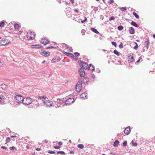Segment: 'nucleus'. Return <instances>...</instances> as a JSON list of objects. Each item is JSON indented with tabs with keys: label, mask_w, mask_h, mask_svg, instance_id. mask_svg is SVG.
<instances>
[{
	"label": "nucleus",
	"mask_w": 155,
	"mask_h": 155,
	"mask_svg": "<svg viewBox=\"0 0 155 155\" xmlns=\"http://www.w3.org/2000/svg\"><path fill=\"white\" fill-rule=\"evenodd\" d=\"M88 69L91 71H94L95 68L91 64L89 65V66H88Z\"/></svg>",
	"instance_id": "412c9836"
},
{
	"label": "nucleus",
	"mask_w": 155,
	"mask_h": 155,
	"mask_svg": "<svg viewBox=\"0 0 155 155\" xmlns=\"http://www.w3.org/2000/svg\"><path fill=\"white\" fill-rule=\"evenodd\" d=\"M81 22L82 23L85 22L86 21V19L85 20H82L81 19Z\"/></svg>",
	"instance_id": "680f3d73"
},
{
	"label": "nucleus",
	"mask_w": 155,
	"mask_h": 155,
	"mask_svg": "<svg viewBox=\"0 0 155 155\" xmlns=\"http://www.w3.org/2000/svg\"><path fill=\"white\" fill-rule=\"evenodd\" d=\"M85 30H82L81 31V33H82V35H85Z\"/></svg>",
	"instance_id": "8fccbe9b"
},
{
	"label": "nucleus",
	"mask_w": 155,
	"mask_h": 155,
	"mask_svg": "<svg viewBox=\"0 0 155 155\" xmlns=\"http://www.w3.org/2000/svg\"><path fill=\"white\" fill-rule=\"evenodd\" d=\"M123 134V133H120V134H118L117 135V136L118 137H121V136H122Z\"/></svg>",
	"instance_id": "6e6d98bb"
},
{
	"label": "nucleus",
	"mask_w": 155,
	"mask_h": 155,
	"mask_svg": "<svg viewBox=\"0 0 155 155\" xmlns=\"http://www.w3.org/2000/svg\"><path fill=\"white\" fill-rule=\"evenodd\" d=\"M10 140H11V139L9 137H7L5 140L6 142H5V144H6L7 143L9 142L10 141Z\"/></svg>",
	"instance_id": "473e14b6"
},
{
	"label": "nucleus",
	"mask_w": 155,
	"mask_h": 155,
	"mask_svg": "<svg viewBox=\"0 0 155 155\" xmlns=\"http://www.w3.org/2000/svg\"><path fill=\"white\" fill-rule=\"evenodd\" d=\"M112 44L115 47H116L117 46V43L116 42L114 41H112L111 42Z\"/></svg>",
	"instance_id": "de8ad7c7"
},
{
	"label": "nucleus",
	"mask_w": 155,
	"mask_h": 155,
	"mask_svg": "<svg viewBox=\"0 0 155 155\" xmlns=\"http://www.w3.org/2000/svg\"><path fill=\"white\" fill-rule=\"evenodd\" d=\"M57 154H61L62 155H64L65 154H66L65 153V152L64 151H59L57 152Z\"/></svg>",
	"instance_id": "cd10ccee"
},
{
	"label": "nucleus",
	"mask_w": 155,
	"mask_h": 155,
	"mask_svg": "<svg viewBox=\"0 0 155 155\" xmlns=\"http://www.w3.org/2000/svg\"><path fill=\"white\" fill-rule=\"evenodd\" d=\"M133 141H133V140L132 141V146H136L137 145V143H134L133 142Z\"/></svg>",
	"instance_id": "09e8293b"
},
{
	"label": "nucleus",
	"mask_w": 155,
	"mask_h": 155,
	"mask_svg": "<svg viewBox=\"0 0 155 155\" xmlns=\"http://www.w3.org/2000/svg\"><path fill=\"white\" fill-rule=\"evenodd\" d=\"M46 98V96H38V100L39 99H45Z\"/></svg>",
	"instance_id": "bb28decb"
},
{
	"label": "nucleus",
	"mask_w": 155,
	"mask_h": 155,
	"mask_svg": "<svg viewBox=\"0 0 155 155\" xmlns=\"http://www.w3.org/2000/svg\"><path fill=\"white\" fill-rule=\"evenodd\" d=\"M114 53L118 56H119L120 54V53L118 52L116 50H114Z\"/></svg>",
	"instance_id": "c756f323"
},
{
	"label": "nucleus",
	"mask_w": 155,
	"mask_h": 155,
	"mask_svg": "<svg viewBox=\"0 0 155 155\" xmlns=\"http://www.w3.org/2000/svg\"><path fill=\"white\" fill-rule=\"evenodd\" d=\"M1 148L3 149H4L5 150H6L7 149V148L5 146H2L1 147Z\"/></svg>",
	"instance_id": "bf43d9fd"
},
{
	"label": "nucleus",
	"mask_w": 155,
	"mask_h": 155,
	"mask_svg": "<svg viewBox=\"0 0 155 155\" xmlns=\"http://www.w3.org/2000/svg\"><path fill=\"white\" fill-rule=\"evenodd\" d=\"M82 84V82L81 81H78V83L76 85H78V86H81V84Z\"/></svg>",
	"instance_id": "58836bf2"
},
{
	"label": "nucleus",
	"mask_w": 155,
	"mask_h": 155,
	"mask_svg": "<svg viewBox=\"0 0 155 155\" xmlns=\"http://www.w3.org/2000/svg\"><path fill=\"white\" fill-rule=\"evenodd\" d=\"M74 11L75 13H78L79 12V10L77 9H74Z\"/></svg>",
	"instance_id": "4d7b16f0"
},
{
	"label": "nucleus",
	"mask_w": 155,
	"mask_h": 155,
	"mask_svg": "<svg viewBox=\"0 0 155 155\" xmlns=\"http://www.w3.org/2000/svg\"><path fill=\"white\" fill-rule=\"evenodd\" d=\"M16 96L14 97V100L15 102L19 104L22 103V99L24 98L23 97L20 95H16Z\"/></svg>",
	"instance_id": "20e7f679"
},
{
	"label": "nucleus",
	"mask_w": 155,
	"mask_h": 155,
	"mask_svg": "<svg viewBox=\"0 0 155 155\" xmlns=\"http://www.w3.org/2000/svg\"><path fill=\"white\" fill-rule=\"evenodd\" d=\"M57 61V59L56 58H53L51 61V62L52 63H54Z\"/></svg>",
	"instance_id": "ea45409f"
},
{
	"label": "nucleus",
	"mask_w": 155,
	"mask_h": 155,
	"mask_svg": "<svg viewBox=\"0 0 155 155\" xmlns=\"http://www.w3.org/2000/svg\"><path fill=\"white\" fill-rule=\"evenodd\" d=\"M5 25V23L3 21H2L0 22V27L1 28L3 27Z\"/></svg>",
	"instance_id": "2f4dec72"
},
{
	"label": "nucleus",
	"mask_w": 155,
	"mask_h": 155,
	"mask_svg": "<svg viewBox=\"0 0 155 155\" xmlns=\"http://www.w3.org/2000/svg\"><path fill=\"white\" fill-rule=\"evenodd\" d=\"M96 71L98 73H99L100 72V71L99 69H96Z\"/></svg>",
	"instance_id": "052dcab7"
},
{
	"label": "nucleus",
	"mask_w": 155,
	"mask_h": 155,
	"mask_svg": "<svg viewBox=\"0 0 155 155\" xmlns=\"http://www.w3.org/2000/svg\"><path fill=\"white\" fill-rule=\"evenodd\" d=\"M130 132V127L129 126L127 127L124 131L125 134L127 135H128Z\"/></svg>",
	"instance_id": "ddd939ff"
},
{
	"label": "nucleus",
	"mask_w": 155,
	"mask_h": 155,
	"mask_svg": "<svg viewBox=\"0 0 155 155\" xmlns=\"http://www.w3.org/2000/svg\"><path fill=\"white\" fill-rule=\"evenodd\" d=\"M0 87L3 90H6L8 88V85L4 84H2L0 85Z\"/></svg>",
	"instance_id": "2eb2a0df"
},
{
	"label": "nucleus",
	"mask_w": 155,
	"mask_h": 155,
	"mask_svg": "<svg viewBox=\"0 0 155 155\" xmlns=\"http://www.w3.org/2000/svg\"><path fill=\"white\" fill-rule=\"evenodd\" d=\"M123 146L124 147H125L127 145V141L125 140L123 142Z\"/></svg>",
	"instance_id": "49530a36"
},
{
	"label": "nucleus",
	"mask_w": 155,
	"mask_h": 155,
	"mask_svg": "<svg viewBox=\"0 0 155 155\" xmlns=\"http://www.w3.org/2000/svg\"><path fill=\"white\" fill-rule=\"evenodd\" d=\"M70 153H71V154H74V151H70Z\"/></svg>",
	"instance_id": "e2e57ef3"
},
{
	"label": "nucleus",
	"mask_w": 155,
	"mask_h": 155,
	"mask_svg": "<svg viewBox=\"0 0 155 155\" xmlns=\"http://www.w3.org/2000/svg\"><path fill=\"white\" fill-rule=\"evenodd\" d=\"M10 137L11 138H15L16 137V136H11Z\"/></svg>",
	"instance_id": "774afa93"
},
{
	"label": "nucleus",
	"mask_w": 155,
	"mask_h": 155,
	"mask_svg": "<svg viewBox=\"0 0 155 155\" xmlns=\"http://www.w3.org/2000/svg\"><path fill=\"white\" fill-rule=\"evenodd\" d=\"M34 101H33V103H34V104H35L36 105H38V101L37 100L35 101L34 103Z\"/></svg>",
	"instance_id": "603ef678"
},
{
	"label": "nucleus",
	"mask_w": 155,
	"mask_h": 155,
	"mask_svg": "<svg viewBox=\"0 0 155 155\" xmlns=\"http://www.w3.org/2000/svg\"><path fill=\"white\" fill-rule=\"evenodd\" d=\"M7 102L5 97L2 95H0V104H4Z\"/></svg>",
	"instance_id": "423d86ee"
},
{
	"label": "nucleus",
	"mask_w": 155,
	"mask_h": 155,
	"mask_svg": "<svg viewBox=\"0 0 155 155\" xmlns=\"http://www.w3.org/2000/svg\"><path fill=\"white\" fill-rule=\"evenodd\" d=\"M91 30L92 31L97 34H99V32L98 31L97 29L94 28H91Z\"/></svg>",
	"instance_id": "b1692460"
},
{
	"label": "nucleus",
	"mask_w": 155,
	"mask_h": 155,
	"mask_svg": "<svg viewBox=\"0 0 155 155\" xmlns=\"http://www.w3.org/2000/svg\"><path fill=\"white\" fill-rule=\"evenodd\" d=\"M79 73L80 76L81 77H84L85 75V71L82 68L79 69Z\"/></svg>",
	"instance_id": "f8f14e48"
},
{
	"label": "nucleus",
	"mask_w": 155,
	"mask_h": 155,
	"mask_svg": "<svg viewBox=\"0 0 155 155\" xmlns=\"http://www.w3.org/2000/svg\"><path fill=\"white\" fill-rule=\"evenodd\" d=\"M120 10L122 11H125L127 10V8L125 7H120L119 8Z\"/></svg>",
	"instance_id": "7c9ffc66"
},
{
	"label": "nucleus",
	"mask_w": 155,
	"mask_h": 155,
	"mask_svg": "<svg viewBox=\"0 0 155 155\" xmlns=\"http://www.w3.org/2000/svg\"><path fill=\"white\" fill-rule=\"evenodd\" d=\"M54 147L55 149H59L60 148V146H54Z\"/></svg>",
	"instance_id": "3c124183"
},
{
	"label": "nucleus",
	"mask_w": 155,
	"mask_h": 155,
	"mask_svg": "<svg viewBox=\"0 0 155 155\" xmlns=\"http://www.w3.org/2000/svg\"><path fill=\"white\" fill-rule=\"evenodd\" d=\"M67 48L70 51V52L73 51V49H72V47H70L68 45H67Z\"/></svg>",
	"instance_id": "72a5a7b5"
},
{
	"label": "nucleus",
	"mask_w": 155,
	"mask_h": 155,
	"mask_svg": "<svg viewBox=\"0 0 155 155\" xmlns=\"http://www.w3.org/2000/svg\"><path fill=\"white\" fill-rule=\"evenodd\" d=\"M27 37L30 40H32L34 39L35 37V33L32 31H30V32L28 33Z\"/></svg>",
	"instance_id": "39448f33"
},
{
	"label": "nucleus",
	"mask_w": 155,
	"mask_h": 155,
	"mask_svg": "<svg viewBox=\"0 0 155 155\" xmlns=\"http://www.w3.org/2000/svg\"><path fill=\"white\" fill-rule=\"evenodd\" d=\"M87 94L85 92L82 93L80 95V98L83 99H85V98L87 99Z\"/></svg>",
	"instance_id": "a211bd4d"
},
{
	"label": "nucleus",
	"mask_w": 155,
	"mask_h": 155,
	"mask_svg": "<svg viewBox=\"0 0 155 155\" xmlns=\"http://www.w3.org/2000/svg\"><path fill=\"white\" fill-rule=\"evenodd\" d=\"M31 47L32 48H41V46L40 45H31Z\"/></svg>",
	"instance_id": "dca6fc26"
},
{
	"label": "nucleus",
	"mask_w": 155,
	"mask_h": 155,
	"mask_svg": "<svg viewBox=\"0 0 155 155\" xmlns=\"http://www.w3.org/2000/svg\"><path fill=\"white\" fill-rule=\"evenodd\" d=\"M134 57L133 56H129V60H128V62L129 63H131L134 62Z\"/></svg>",
	"instance_id": "5701e85b"
},
{
	"label": "nucleus",
	"mask_w": 155,
	"mask_h": 155,
	"mask_svg": "<svg viewBox=\"0 0 155 155\" xmlns=\"http://www.w3.org/2000/svg\"><path fill=\"white\" fill-rule=\"evenodd\" d=\"M56 48V47H53V46H50V47H46V49H51V48Z\"/></svg>",
	"instance_id": "c03bdc74"
},
{
	"label": "nucleus",
	"mask_w": 155,
	"mask_h": 155,
	"mask_svg": "<svg viewBox=\"0 0 155 155\" xmlns=\"http://www.w3.org/2000/svg\"><path fill=\"white\" fill-rule=\"evenodd\" d=\"M54 102L55 104V107H61V106H63V101L61 100L60 99H56Z\"/></svg>",
	"instance_id": "7ed1b4c3"
},
{
	"label": "nucleus",
	"mask_w": 155,
	"mask_h": 155,
	"mask_svg": "<svg viewBox=\"0 0 155 155\" xmlns=\"http://www.w3.org/2000/svg\"><path fill=\"white\" fill-rule=\"evenodd\" d=\"M70 1L72 4H74V0H70Z\"/></svg>",
	"instance_id": "338daca9"
},
{
	"label": "nucleus",
	"mask_w": 155,
	"mask_h": 155,
	"mask_svg": "<svg viewBox=\"0 0 155 155\" xmlns=\"http://www.w3.org/2000/svg\"><path fill=\"white\" fill-rule=\"evenodd\" d=\"M135 44L136 45L134 47V48L135 50H137L138 48V45L137 43L136 42H135Z\"/></svg>",
	"instance_id": "a19ab883"
},
{
	"label": "nucleus",
	"mask_w": 155,
	"mask_h": 155,
	"mask_svg": "<svg viewBox=\"0 0 155 155\" xmlns=\"http://www.w3.org/2000/svg\"><path fill=\"white\" fill-rule=\"evenodd\" d=\"M130 24L131 25L135 27H139V25L136 22H134L133 21H132Z\"/></svg>",
	"instance_id": "a878e982"
},
{
	"label": "nucleus",
	"mask_w": 155,
	"mask_h": 155,
	"mask_svg": "<svg viewBox=\"0 0 155 155\" xmlns=\"http://www.w3.org/2000/svg\"><path fill=\"white\" fill-rule=\"evenodd\" d=\"M82 88V86H78V85H76V91L77 92H79L80 91L81 89Z\"/></svg>",
	"instance_id": "aec40b11"
},
{
	"label": "nucleus",
	"mask_w": 155,
	"mask_h": 155,
	"mask_svg": "<svg viewBox=\"0 0 155 155\" xmlns=\"http://www.w3.org/2000/svg\"><path fill=\"white\" fill-rule=\"evenodd\" d=\"M119 143V142L117 140H116L114 142L113 146L114 147H117L118 146Z\"/></svg>",
	"instance_id": "393cba45"
},
{
	"label": "nucleus",
	"mask_w": 155,
	"mask_h": 155,
	"mask_svg": "<svg viewBox=\"0 0 155 155\" xmlns=\"http://www.w3.org/2000/svg\"><path fill=\"white\" fill-rule=\"evenodd\" d=\"M115 19V17L114 16H112V17H111L109 19V20L110 21H111L112 20H114Z\"/></svg>",
	"instance_id": "37998d69"
},
{
	"label": "nucleus",
	"mask_w": 155,
	"mask_h": 155,
	"mask_svg": "<svg viewBox=\"0 0 155 155\" xmlns=\"http://www.w3.org/2000/svg\"><path fill=\"white\" fill-rule=\"evenodd\" d=\"M9 149L11 150H13L15 151H16L17 150V149H16V148L14 147V146H12V147H11L9 148Z\"/></svg>",
	"instance_id": "4c0bfd02"
},
{
	"label": "nucleus",
	"mask_w": 155,
	"mask_h": 155,
	"mask_svg": "<svg viewBox=\"0 0 155 155\" xmlns=\"http://www.w3.org/2000/svg\"><path fill=\"white\" fill-rule=\"evenodd\" d=\"M78 62L80 66L83 69L87 70L88 68V64L85 62L81 60H79Z\"/></svg>",
	"instance_id": "f257e3e1"
},
{
	"label": "nucleus",
	"mask_w": 155,
	"mask_h": 155,
	"mask_svg": "<svg viewBox=\"0 0 155 155\" xmlns=\"http://www.w3.org/2000/svg\"><path fill=\"white\" fill-rule=\"evenodd\" d=\"M74 101L73 98H70L67 99L65 102V104L66 105H69Z\"/></svg>",
	"instance_id": "9d476101"
},
{
	"label": "nucleus",
	"mask_w": 155,
	"mask_h": 155,
	"mask_svg": "<svg viewBox=\"0 0 155 155\" xmlns=\"http://www.w3.org/2000/svg\"><path fill=\"white\" fill-rule=\"evenodd\" d=\"M78 147L80 149H83L84 147V145L82 144H79L78 145Z\"/></svg>",
	"instance_id": "f704fd0d"
},
{
	"label": "nucleus",
	"mask_w": 155,
	"mask_h": 155,
	"mask_svg": "<svg viewBox=\"0 0 155 155\" xmlns=\"http://www.w3.org/2000/svg\"><path fill=\"white\" fill-rule=\"evenodd\" d=\"M49 41L47 39L42 38L41 39V43L44 44L45 45H47L49 43Z\"/></svg>",
	"instance_id": "4468645a"
},
{
	"label": "nucleus",
	"mask_w": 155,
	"mask_h": 155,
	"mask_svg": "<svg viewBox=\"0 0 155 155\" xmlns=\"http://www.w3.org/2000/svg\"><path fill=\"white\" fill-rule=\"evenodd\" d=\"M133 14L136 18L137 19H138L139 18V16L136 12H134L133 13Z\"/></svg>",
	"instance_id": "e433bc0d"
},
{
	"label": "nucleus",
	"mask_w": 155,
	"mask_h": 155,
	"mask_svg": "<svg viewBox=\"0 0 155 155\" xmlns=\"http://www.w3.org/2000/svg\"><path fill=\"white\" fill-rule=\"evenodd\" d=\"M145 46L147 49H148L149 46L150 45L149 40L148 39L147 41H145Z\"/></svg>",
	"instance_id": "6ab92c4d"
},
{
	"label": "nucleus",
	"mask_w": 155,
	"mask_h": 155,
	"mask_svg": "<svg viewBox=\"0 0 155 155\" xmlns=\"http://www.w3.org/2000/svg\"><path fill=\"white\" fill-rule=\"evenodd\" d=\"M91 76H92V77L93 78H95V76L93 74H92L91 75Z\"/></svg>",
	"instance_id": "69168bd1"
},
{
	"label": "nucleus",
	"mask_w": 155,
	"mask_h": 155,
	"mask_svg": "<svg viewBox=\"0 0 155 155\" xmlns=\"http://www.w3.org/2000/svg\"><path fill=\"white\" fill-rule=\"evenodd\" d=\"M129 31L130 33L131 34H133L135 32L134 29L132 27H130L129 28Z\"/></svg>",
	"instance_id": "f3484780"
},
{
	"label": "nucleus",
	"mask_w": 155,
	"mask_h": 155,
	"mask_svg": "<svg viewBox=\"0 0 155 155\" xmlns=\"http://www.w3.org/2000/svg\"><path fill=\"white\" fill-rule=\"evenodd\" d=\"M51 101L48 100L44 102V104L46 107H50L52 106V103Z\"/></svg>",
	"instance_id": "1a4fd4ad"
},
{
	"label": "nucleus",
	"mask_w": 155,
	"mask_h": 155,
	"mask_svg": "<svg viewBox=\"0 0 155 155\" xmlns=\"http://www.w3.org/2000/svg\"><path fill=\"white\" fill-rule=\"evenodd\" d=\"M41 54L45 57H47L49 56L50 52L49 51L47 52L45 51H43L42 50L41 51Z\"/></svg>",
	"instance_id": "9b49d317"
},
{
	"label": "nucleus",
	"mask_w": 155,
	"mask_h": 155,
	"mask_svg": "<svg viewBox=\"0 0 155 155\" xmlns=\"http://www.w3.org/2000/svg\"><path fill=\"white\" fill-rule=\"evenodd\" d=\"M63 53L64 54L67 55V56L71 57L73 60H74V61H76L77 60V58H75V56L72 54L65 51L63 52Z\"/></svg>",
	"instance_id": "6e6552de"
},
{
	"label": "nucleus",
	"mask_w": 155,
	"mask_h": 155,
	"mask_svg": "<svg viewBox=\"0 0 155 155\" xmlns=\"http://www.w3.org/2000/svg\"><path fill=\"white\" fill-rule=\"evenodd\" d=\"M74 54L75 56L77 57H78L80 55V53L78 52H74Z\"/></svg>",
	"instance_id": "79ce46f5"
},
{
	"label": "nucleus",
	"mask_w": 155,
	"mask_h": 155,
	"mask_svg": "<svg viewBox=\"0 0 155 155\" xmlns=\"http://www.w3.org/2000/svg\"><path fill=\"white\" fill-rule=\"evenodd\" d=\"M119 47L121 49L123 48V45L122 43H121L119 45Z\"/></svg>",
	"instance_id": "a18cd8bd"
},
{
	"label": "nucleus",
	"mask_w": 155,
	"mask_h": 155,
	"mask_svg": "<svg viewBox=\"0 0 155 155\" xmlns=\"http://www.w3.org/2000/svg\"><path fill=\"white\" fill-rule=\"evenodd\" d=\"M58 144L60 145V146H61V145H62L63 144V143L61 142V141H59L58 143Z\"/></svg>",
	"instance_id": "13d9d810"
},
{
	"label": "nucleus",
	"mask_w": 155,
	"mask_h": 155,
	"mask_svg": "<svg viewBox=\"0 0 155 155\" xmlns=\"http://www.w3.org/2000/svg\"><path fill=\"white\" fill-rule=\"evenodd\" d=\"M48 153L50 154H54L55 153V152L54 151H49L48 152Z\"/></svg>",
	"instance_id": "864d4df0"
},
{
	"label": "nucleus",
	"mask_w": 155,
	"mask_h": 155,
	"mask_svg": "<svg viewBox=\"0 0 155 155\" xmlns=\"http://www.w3.org/2000/svg\"><path fill=\"white\" fill-rule=\"evenodd\" d=\"M114 1L113 0H110L109 1L108 3L110 4H112L114 3Z\"/></svg>",
	"instance_id": "5fc2aeb1"
},
{
	"label": "nucleus",
	"mask_w": 155,
	"mask_h": 155,
	"mask_svg": "<svg viewBox=\"0 0 155 155\" xmlns=\"http://www.w3.org/2000/svg\"><path fill=\"white\" fill-rule=\"evenodd\" d=\"M10 43L9 40L8 39H2L0 41V45H5Z\"/></svg>",
	"instance_id": "0eeeda50"
},
{
	"label": "nucleus",
	"mask_w": 155,
	"mask_h": 155,
	"mask_svg": "<svg viewBox=\"0 0 155 155\" xmlns=\"http://www.w3.org/2000/svg\"><path fill=\"white\" fill-rule=\"evenodd\" d=\"M22 100L23 104L25 105H29L33 102L31 98L29 97L24 98Z\"/></svg>",
	"instance_id": "f03ea898"
},
{
	"label": "nucleus",
	"mask_w": 155,
	"mask_h": 155,
	"mask_svg": "<svg viewBox=\"0 0 155 155\" xmlns=\"http://www.w3.org/2000/svg\"><path fill=\"white\" fill-rule=\"evenodd\" d=\"M123 28V27L122 25H119L117 27L118 30L120 31L122 30Z\"/></svg>",
	"instance_id": "c9c22d12"
},
{
	"label": "nucleus",
	"mask_w": 155,
	"mask_h": 155,
	"mask_svg": "<svg viewBox=\"0 0 155 155\" xmlns=\"http://www.w3.org/2000/svg\"><path fill=\"white\" fill-rule=\"evenodd\" d=\"M89 81V78L87 77H85L83 79V81L85 84H87Z\"/></svg>",
	"instance_id": "4be33fe9"
},
{
	"label": "nucleus",
	"mask_w": 155,
	"mask_h": 155,
	"mask_svg": "<svg viewBox=\"0 0 155 155\" xmlns=\"http://www.w3.org/2000/svg\"><path fill=\"white\" fill-rule=\"evenodd\" d=\"M35 150L37 151H40L41 150V149L40 148H36Z\"/></svg>",
	"instance_id": "0e129e2a"
},
{
	"label": "nucleus",
	"mask_w": 155,
	"mask_h": 155,
	"mask_svg": "<svg viewBox=\"0 0 155 155\" xmlns=\"http://www.w3.org/2000/svg\"><path fill=\"white\" fill-rule=\"evenodd\" d=\"M14 27L15 30H17L19 28V25L17 24H14Z\"/></svg>",
	"instance_id": "c85d7f7f"
}]
</instances>
